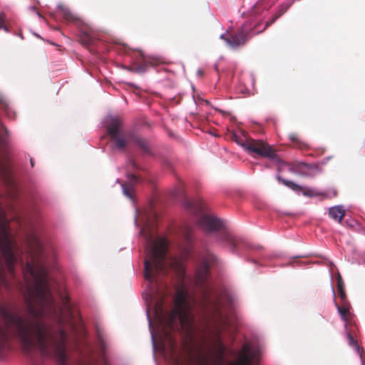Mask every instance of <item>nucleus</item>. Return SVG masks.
<instances>
[{
  "label": "nucleus",
  "instance_id": "16",
  "mask_svg": "<svg viewBox=\"0 0 365 365\" xmlns=\"http://www.w3.org/2000/svg\"><path fill=\"white\" fill-rule=\"evenodd\" d=\"M336 281H337L338 294H339L340 299H346V295L345 289H344V284L342 278L340 275L338 276Z\"/></svg>",
  "mask_w": 365,
  "mask_h": 365
},
{
  "label": "nucleus",
  "instance_id": "5",
  "mask_svg": "<svg viewBox=\"0 0 365 365\" xmlns=\"http://www.w3.org/2000/svg\"><path fill=\"white\" fill-rule=\"evenodd\" d=\"M277 180L279 182H282L284 185L291 188L292 190H293L294 191L302 192V194L307 197H316V196H322V198L324 199V198L334 197L337 196V191L335 189H334L331 191V192H319L314 189H311V188H308V187H303L299 185H297L296 183H294L292 181L283 179L280 176L277 177Z\"/></svg>",
  "mask_w": 365,
  "mask_h": 365
},
{
  "label": "nucleus",
  "instance_id": "29",
  "mask_svg": "<svg viewBox=\"0 0 365 365\" xmlns=\"http://www.w3.org/2000/svg\"><path fill=\"white\" fill-rule=\"evenodd\" d=\"M202 352V350H200V352L198 353V355H200Z\"/></svg>",
  "mask_w": 365,
  "mask_h": 365
},
{
  "label": "nucleus",
  "instance_id": "13",
  "mask_svg": "<svg viewBox=\"0 0 365 365\" xmlns=\"http://www.w3.org/2000/svg\"><path fill=\"white\" fill-rule=\"evenodd\" d=\"M58 9L65 21L73 24H76L79 21L78 17L73 14L67 6L60 4L58 6Z\"/></svg>",
  "mask_w": 365,
  "mask_h": 365
},
{
  "label": "nucleus",
  "instance_id": "24",
  "mask_svg": "<svg viewBox=\"0 0 365 365\" xmlns=\"http://www.w3.org/2000/svg\"><path fill=\"white\" fill-rule=\"evenodd\" d=\"M130 165H131L133 168H137V165H136V163H135L134 161H131V162H130Z\"/></svg>",
  "mask_w": 365,
  "mask_h": 365
},
{
  "label": "nucleus",
  "instance_id": "2",
  "mask_svg": "<svg viewBox=\"0 0 365 365\" xmlns=\"http://www.w3.org/2000/svg\"><path fill=\"white\" fill-rule=\"evenodd\" d=\"M141 235L145 237L147 253L144 262V277L149 282L150 294L156 299V309H163V300L166 293L163 291V285L159 282L158 276L165 274L167 241L164 238H155V233L148 226L142 229Z\"/></svg>",
  "mask_w": 365,
  "mask_h": 365
},
{
  "label": "nucleus",
  "instance_id": "23",
  "mask_svg": "<svg viewBox=\"0 0 365 365\" xmlns=\"http://www.w3.org/2000/svg\"><path fill=\"white\" fill-rule=\"evenodd\" d=\"M165 335H166V337H168V338L170 340L171 345H172V346H174V344H173V341H172V339H171V338H170V336L169 334L166 332V333H165Z\"/></svg>",
  "mask_w": 365,
  "mask_h": 365
},
{
  "label": "nucleus",
  "instance_id": "21",
  "mask_svg": "<svg viewBox=\"0 0 365 365\" xmlns=\"http://www.w3.org/2000/svg\"><path fill=\"white\" fill-rule=\"evenodd\" d=\"M0 29H6L4 26V16L3 14H0Z\"/></svg>",
  "mask_w": 365,
  "mask_h": 365
},
{
  "label": "nucleus",
  "instance_id": "30",
  "mask_svg": "<svg viewBox=\"0 0 365 365\" xmlns=\"http://www.w3.org/2000/svg\"><path fill=\"white\" fill-rule=\"evenodd\" d=\"M202 352V350H200V352L198 353V355H200Z\"/></svg>",
  "mask_w": 365,
  "mask_h": 365
},
{
  "label": "nucleus",
  "instance_id": "8",
  "mask_svg": "<svg viewBox=\"0 0 365 365\" xmlns=\"http://www.w3.org/2000/svg\"><path fill=\"white\" fill-rule=\"evenodd\" d=\"M220 240L227 245L232 252L237 251L244 244L242 239L232 235L226 230H222L219 236Z\"/></svg>",
  "mask_w": 365,
  "mask_h": 365
},
{
  "label": "nucleus",
  "instance_id": "26",
  "mask_svg": "<svg viewBox=\"0 0 365 365\" xmlns=\"http://www.w3.org/2000/svg\"><path fill=\"white\" fill-rule=\"evenodd\" d=\"M152 337H153V343H155V338H154V336H153Z\"/></svg>",
  "mask_w": 365,
  "mask_h": 365
},
{
  "label": "nucleus",
  "instance_id": "6",
  "mask_svg": "<svg viewBox=\"0 0 365 365\" xmlns=\"http://www.w3.org/2000/svg\"><path fill=\"white\" fill-rule=\"evenodd\" d=\"M197 225L206 233L221 231L224 227L220 219L207 215H202L197 220Z\"/></svg>",
  "mask_w": 365,
  "mask_h": 365
},
{
  "label": "nucleus",
  "instance_id": "19",
  "mask_svg": "<svg viewBox=\"0 0 365 365\" xmlns=\"http://www.w3.org/2000/svg\"><path fill=\"white\" fill-rule=\"evenodd\" d=\"M278 18L274 15L272 19L267 21H266L265 23V26H264V28L263 29V31H264L265 29H267L269 26H271L272 24H274L276 20Z\"/></svg>",
  "mask_w": 365,
  "mask_h": 365
},
{
  "label": "nucleus",
  "instance_id": "7",
  "mask_svg": "<svg viewBox=\"0 0 365 365\" xmlns=\"http://www.w3.org/2000/svg\"><path fill=\"white\" fill-rule=\"evenodd\" d=\"M335 307L343 321L345 322V327L349 324H352L353 314L350 312L351 305L347 299H341V303L339 304L336 301L334 302Z\"/></svg>",
  "mask_w": 365,
  "mask_h": 365
},
{
  "label": "nucleus",
  "instance_id": "20",
  "mask_svg": "<svg viewBox=\"0 0 365 365\" xmlns=\"http://www.w3.org/2000/svg\"><path fill=\"white\" fill-rule=\"evenodd\" d=\"M147 63H145L144 65H140L139 66H137L134 68L135 72H144L145 71V66Z\"/></svg>",
  "mask_w": 365,
  "mask_h": 365
},
{
  "label": "nucleus",
  "instance_id": "18",
  "mask_svg": "<svg viewBox=\"0 0 365 365\" xmlns=\"http://www.w3.org/2000/svg\"><path fill=\"white\" fill-rule=\"evenodd\" d=\"M288 9V6H282L279 10L275 13V16L277 18H279L281 16H282Z\"/></svg>",
  "mask_w": 365,
  "mask_h": 365
},
{
  "label": "nucleus",
  "instance_id": "27",
  "mask_svg": "<svg viewBox=\"0 0 365 365\" xmlns=\"http://www.w3.org/2000/svg\"><path fill=\"white\" fill-rule=\"evenodd\" d=\"M205 102L206 104H209L208 101H205Z\"/></svg>",
  "mask_w": 365,
  "mask_h": 365
},
{
  "label": "nucleus",
  "instance_id": "14",
  "mask_svg": "<svg viewBox=\"0 0 365 365\" xmlns=\"http://www.w3.org/2000/svg\"><path fill=\"white\" fill-rule=\"evenodd\" d=\"M345 215V210L343 208L342 206L338 205V206H334L331 207L329 210V216L339 222H341V220L344 218Z\"/></svg>",
  "mask_w": 365,
  "mask_h": 365
},
{
  "label": "nucleus",
  "instance_id": "10",
  "mask_svg": "<svg viewBox=\"0 0 365 365\" xmlns=\"http://www.w3.org/2000/svg\"><path fill=\"white\" fill-rule=\"evenodd\" d=\"M228 45L235 48L240 46H243L247 41V34L244 30L240 31L237 34L232 35L230 38H225Z\"/></svg>",
  "mask_w": 365,
  "mask_h": 365
},
{
  "label": "nucleus",
  "instance_id": "3",
  "mask_svg": "<svg viewBox=\"0 0 365 365\" xmlns=\"http://www.w3.org/2000/svg\"><path fill=\"white\" fill-rule=\"evenodd\" d=\"M123 121L118 118L111 117L107 125V132L115 147L124 150L128 144L138 148L144 154L152 155L149 141L133 131L121 130Z\"/></svg>",
  "mask_w": 365,
  "mask_h": 365
},
{
  "label": "nucleus",
  "instance_id": "15",
  "mask_svg": "<svg viewBox=\"0 0 365 365\" xmlns=\"http://www.w3.org/2000/svg\"><path fill=\"white\" fill-rule=\"evenodd\" d=\"M193 230V227L188 224H184L180 228L181 235L187 243H190L192 240Z\"/></svg>",
  "mask_w": 365,
  "mask_h": 365
},
{
  "label": "nucleus",
  "instance_id": "9",
  "mask_svg": "<svg viewBox=\"0 0 365 365\" xmlns=\"http://www.w3.org/2000/svg\"><path fill=\"white\" fill-rule=\"evenodd\" d=\"M139 182L138 176L134 174L128 175V181L121 185L124 195L130 200H133L134 186Z\"/></svg>",
  "mask_w": 365,
  "mask_h": 365
},
{
  "label": "nucleus",
  "instance_id": "1",
  "mask_svg": "<svg viewBox=\"0 0 365 365\" xmlns=\"http://www.w3.org/2000/svg\"><path fill=\"white\" fill-rule=\"evenodd\" d=\"M216 260V257L208 252L197 269L195 283L200 292L199 300L192 297L184 289L177 291L174 299L175 307L170 314L168 322V327L174 329L178 318L182 327L191 334L195 329L192 309L195 305L199 304L205 319V330L202 334L201 349L204 346L207 348V353L204 359L198 356V360L202 365H223L225 353L221 333L229 325L228 317L223 312L224 304L221 297L214 292L208 281L210 267L215 264ZM257 357V353L252 351L248 344H244L239 352L238 358L230 361L228 365H252ZM175 364L182 365L178 359H175Z\"/></svg>",
  "mask_w": 365,
  "mask_h": 365
},
{
  "label": "nucleus",
  "instance_id": "28",
  "mask_svg": "<svg viewBox=\"0 0 365 365\" xmlns=\"http://www.w3.org/2000/svg\"><path fill=\"white\" fill-rule=\"evenodd\" d=\"M202 352V350H200V352L198 353V355H200Z\"/></svg>",
  "mask_w": 365,
  "mask_h": 365
},
{
  "label": "nucleus",
  "instance_id": "31",
  "mask_svg": "<svg viewBox=\"0 0 365 365\" xmlns=\"http://www.w3.org/2000/svg\"><path fill=\"white\" fill-rule=\"evenodd\" d=\"M37 245H38V246L40 247V245H39V242H37Z\"/></svg>",
  "mask_w": 365,
  "mask_h": 365
},
{
  "label": "nucleus",
  "instance_id": "25",
  "mask_svg": "<svg viewBox=\"0 0 365 365\" xmlns=\"http://www.w3.org/2000/svg\"><path fill=\"white\" fill-rule=\"evenodd\" d=\"M30 162H31V166L34 167V162L33 158H31Z\"/></svg>",
  "mask_w": 365,
  "mask_h": 365
},
{
  "label": "nucleus",
  "instance_id": "11",
  "mask_svg": "<svg viewBox=\"0 0 365 365\" xmlns=\"http://www.w3.org/2000/svg\"><path fill=\"white\" fill-rule=\"evenodd\" d=\"M184 206L188 211L195 215L200 214L204 210L203 204L201 200H185Z\"/></svg>",
  "mask_w": 365,
  "mask_h": 365
},
{
  "label": "nucleus",
  "instance_id": "4",
  "mask_svg": "<svg viewBox=\"0 0 365 365\" xmlns=\"http://www.w3.org/2000/svg\"><path fill=\"white\" fill-rule=\"evenodd\" d=\"M242 145L250 153H256L261 157L269 158L279 163H281L275 150L263 140L248 139Z\"/></svg>",
  "mask_w": 365,
  "mask_h": 365
},
{
  "label": "nucleus",
  "instance_id": "12",
  "mask_svg": "<svg viewBox=\"0 0 365 365\" xmlns=\"http://www.w3.org/2000/svg\"><path fill=\"white\" fill-rule=\"evenodd\" d=\"M346 329V336L348 339L349 345L354 347L357 353L360 352V346L357 342V340L355 339L354 336V329H356L355 325L353 324H349L347 327H345Z\"/></svg>",
  "mask_w": 365,
  "mask_h": 365
},
{
  "label": "nucleus",
  "instance_id": "22",
  "mask_svg": "<svg viewBox=\"0 0 365 365\" xmlns=\"http://www.w3.org/2000/svg\"><path fill=\"white\" fill-rule=\"evenodd\" d=\"M289 139L294 143H298L299 141L297 135L294 133L289 135Z\"/></svg>",
  "mask_w": 365,
  "mask_h": 365
},
{
  "label": "nucleus",
  "instance_id": "17",
  "mask_svg": "<svg viewBox=\"0 0 365 365\" xmlns=\"http://www.w3.org/2000/svg\"><path fill=\"white\" fill-rule=\"evenodd\" d=\"M80 40L81 42L86 46H89L93 43V38L86 34H82L80 37Z\"/></svg>",
  "mask_w": 365,
  "mask_h": 365
}]
</instances>
